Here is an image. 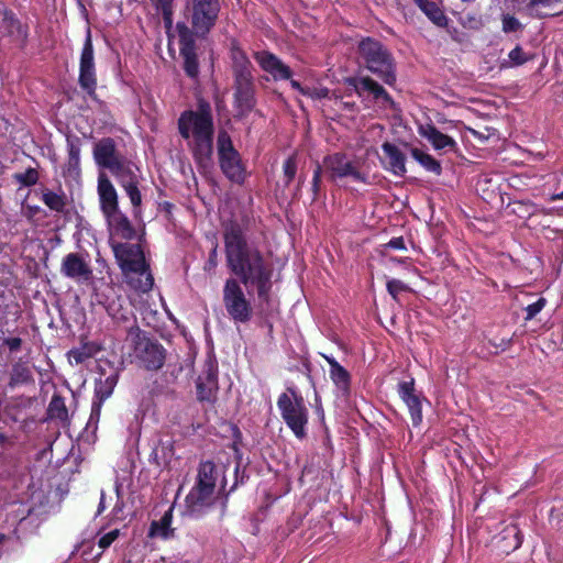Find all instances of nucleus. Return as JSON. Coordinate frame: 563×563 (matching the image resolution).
I'll use <instances>...</instances> for the list:
<instances>
[{
    "label": "nucleus",
    "mask_w": 563,
    "mask_h": 563,
    "mask_svg": "<svg viewBox=\"0 0 563 563\" xmlns=\"http://www.w3.org/2000/svg\"><path fill=\"white\" fill-rule=\"evenodd\" d=\"M224 251L227 266L235 277L224 282L223 306L234 323L245 324L253 318V306L241 285L249 294L256 292L260 300H267L273 286V267L257 247L246 242L238 224L225 229Z\"/></svg>",
    "instance_id": "nucleus-1"
},
{
    "label": "nucleus",
    "mask_w": 563,
    "mask_h": 563,
    "mask_svg": "<svg viewBox=\"0 0 563 563\" xmlns=\"http://www.w3.org/2000/svg\"><path fill=\"white\" fill-rule=\"evenodd\" d=\"M178 130L192 152L195 161L202 167L211 163L213 152V121L208 104L199 111L188 110L178 119Z\"/></svg>",
    "instance_id": "nucleus-2"
},
{
    "label": "nucleus",
    "mask_w": 563,
    "mask_h": 563,
    "mask_svg": "<svg viewBox=\"0 0 563 563\" xmlns=\"http://www.w3.org/2000/svg\"><path fill=\"white\" fill-rule=\"evenodd\" d=\"M115 260L124 275L126 284L139 292H147L153 288L154 278L139 244H112Z\"/></svg>",
    "instance_id": "nucleus-3"
},
{
    "label": "nucleus",
    "mask_w": 563,
    "mask_h": 563,
    "mask_svg": "<svg viewBox=\"0 0 563 563\" xmlns=\"http://www.w3.org/2000/svg\"><path fill=\"white\" fill-rule=\"evenodd\" d=\"M357 64L386 85L393 86L396 82L395 60L389 49L374 37H363L356 47Z\"/></svg>",
    "instance_id": "nucleus-4"
},
{
    "label": "nucleus",
    "mask_w": 563,
    "mask_h": 563,
    "mask_svg": "<svg viewBox=\"0 0 563 563\" xmlns=\"http://www.w3.org/2000/svg\"><path fill=\"white\" fill-rule=\"evenodd\" d=\"M218 479L213 462L200 463L195 486L186 497V507L190 515L202 514L214 503V488Z\"/></svg>",
    "instance_id": "nucleus-5"
},
{
    "label": "nucleus",
    "mask_w": 563,
    "mask_h": 563,
    "mask_svg": "<svg viewBox=\"0 0 563 563\" xmlns=\"http://www.w3.org/2000/svg\"><path fill=\"white\" fill-rule=\"evenodd\" d=\"M277 407L286 426L297 439L307 437L309 411L303 398L295 390L283 393L277 399Z\"/></svg>",
    "instance_id": "nucleus-6"
},
{
    "label": "nucleus",
    "mask_w": 563,
    "mask_h": 563,
    "mask_svg": "<svg viewBox=\"0 0 563 563\" xmlns=\"http://www.w3.org/2000/svg\"><path fill=\"white\" fill-rule=\"evenodd\" d=\"M323 169L332 180L350 178L353 181L371 185L367 172H364L361 159L351 158L343 153H334L323 158Z\"/></svg>",
    "instance_id": "nucleus-7"
},
{
    "label": "nucleus",
    "mask_w": 563,
    "mask_h": 563,
    "mask_svg": "<svg viewBox=\"0 0 563 563\" xmlns=\"http://www.w3.org/2000/svg\"><path fill=\"white\" fill-rule=\"evenodd\" d=\"M219 164L223 174L233 183L242 184L245 179V168L239 152L233 147L230 135L220 132L217 140Z\"/></svg>",
    "instance_id": "nucleus-8"
},
{
    "label": "nucleus",
    "mask_w": 563,
    "mask_h": 563,
    "mask_svg": "<svg viewBox=\"0 0 563 563\" xmlns=\"http://www.w3.org/2000/svg\"><path fill=\"white\" fill-rule=\"evenodd\" d=\"M221 9L220 0H190V23L197 36L207 35L216 25Z\"/></svg>",
    "instance_id": "nucleus-9"
},
{
    "label": "nucleus",
    "mask_w": 563,
    "mask_h": 563,
    "mask_svg": "<svg viewBox=\"0 0 563 563\" xmlns=\"http://www.w3.org/2000/svg\"><path fill=\"white\" fill-rule=\"evenodd\" d=\"M110 172L125 190L136 213L142 203V196L139 190V168L132 162L123 158Z\"/></svg>",
    "instance_id": "nucleus-10"
},
{
    "label": "nucleus",
    "mask_w": 563,
    "mask_h": 563,
    "mask_svg": "<svg viewBox=\"0 0 563 563\" xmlns=\"http://www.w3.org/2000/svg\"><path fill=\"white\" fill-rule=\"evenodd\" d=\"M345 84L361 98L367 92L375 101L379 102L382 107L390 109L395 107V102L386 89L368 76L349 77L345 79Z\"/></svg>",
    "instance_id": "nucleus-11"
},
{
    "label": "nucleus",
    "mask_w": 563,
    "mask_h": 563,
    "mask_svg": "<svg viewBox=\"0 0 563 563\" xmlns=\"http://www.w3.org/2000/svg\"><path fill=\"white\" fill-rule=\"evenodd\" d=\"M79 85L89 95L95 92L97 86L93 46L89 30L87 32V36L80 55Z\"/></svg>",
    "instance_id": "nucleus-12"
},
{
    "label": "nucleus",
    "mask_w": 563,
    "mask_h": 563,
    "mask_svg": "<svg viewBox=\"0 0 563 563\" xmlns=\"http://www.w3.org/2000/svg\"><path fill=\"white\" fill-rule=\"evenodd\" d=\"M60 273L77 283H88L92 278V269L89 262L78 253H69L64 256Z\"/></svg>",
    "instance_id": "nucleus-13"
},
{
    "label": "nucleus",
    "mask_w": 563,
    "mask_h": 563,
    "mask_svg": "<svg viewBox=\"0 0 563 563\" xmlns=\"http://www.w3.org/2000/svg\"><path fill=\"white\" fill-rule=\"evenodd\" d=\"M136 352L141 365L147 371H158L165 363L166 351L157 342L141 341L137 344Z\"/></svg>",
    "instance_id": "nucleus-14"
},
{
    "label": "nucleus",
    "mask_w": 563,
    "mask_h": 563,
    "mask_svg": "<svg viewBox=\"0 0 563 563\" xmlns=\"http://www.w3.org/2000/svg\"><path fill=\"white\" fill-rule=\"evenodd\" d=\"M4 37L14 43H24L27 29L0 2V40Z\"/></svg>",
    "instance_id": "nucleus-15"
},
{
    "label": "nucleus",
    "mask_w": 563,
    "mask_h": 563,
    "mask_svg": "<svg viewBox=\"0 0 563 563\" xmlns=\"http://www.w3.org/2000/svg\"><path fill=\"white\" fill-rule=\"evenodd\" d=\"M176 27L180 37V54L184 57V69L189 77L195 78L199 73V65L191 32L184 23H178Z\"/></svg>",
    "instance_id": "nucleus-16"
},
{
    "label": "nucleus",
    "mask_w": 563,
    "mask_h": 563,
    "mask_svg": "<svg viewBox=\"0 0 563 563\" xmlns=\"http://www.w3.org/2000/svg\"><path fill=\"white\" fill-rule=\"evenodd\" d=\"M397 390L409 410L413 427L420 426L422 422V405L421 398L415 393V379L400 382Z\"/></svg>",
    "instance_id": "nucleus-17"
},
{
    "label": "nucleus",
    "mask_w": 563,
    "mask_h": 563,
    "mask_svg": "<svg viewBox=\"0 0 563 563\" xmlns=\"http://www.w3.org/2000/svg\"><path fill=\"white\" fill-rule=\"evenodd\" d=\"M123 158L118 153L115 142L111 137L101 139L93 146V159L101 168L111 170Z\"/></svg>",
    "instance_id": "nucleus-18"
},
{
    "label": "nucleus",
    "mask_w": 563,
    "mask_h": 563,
    "mask_svg": "<svg viewBox=\"0 0 563 563\" xmlns=\"http://www.w3.org/2000/svg\"><path fill=\"white\" fill-rule=\"evenodd\" d=\"M254 58L260 67L268 73L274 80H287L291 78V69L273 53L267 51L256 52Z\"/></svg>",
    "instance_id": "nucleus-19"
},
{
    "label": "nucleus",
    "mask_w": 563,
    "mask_h": 563,
    "mask_svg": "<svg viewBox=\"0 0 563 563\" xmlns=\"http://www.w3.org/2000/svg\"><path fill=\"white\" fill-rule=\"evenodd\" d=\"M197 398L199 401L212 402L218 389V375L217 367L209 363L206 371L198 377L197 383Z\"/></svg>",
    "instance_id": "nucleus-20"
},
{
    "label": "nucleus",
    "mask_w": 563,
    "mask_h": 563,
    "mask_svg": "<svg viewBox=\"0 0 563 563\" xmlns=\"http://www.w3.org/2000/svg\"><path fill=\"white\" fill-rule=\"evenodd\" d=\"M418 133L420 136L428 140L435 151L448 150L454 152L457 148V143L453 137L442 133L431 123L420 124L418 126Z\"/></svg>",
    "instance_id": "nucleus-21"
},
{
    "label": "nucleus",
    "mask_w": 563,
    "mask_h": 563,
    "mask_svg": "<svg viewBox=\"0 0 563 563\" xmlns=\"http://www.w3.org/2000/svg\"><path fill=\"white\" fill-rule=\"evenodd\" d=\"M97 191L102 213L119 208L118 192L104 173H100L98 176Z\"/></svg>",
    "instance_id": "nucleus-22"
},
{
    "label": "nucleus",
    "mask_w": 563,
    "mask_h": 563,
    "mask_svg": "<svg viewBox=\"0 0 563 563\" xmlns=\"http://www.w3.org/2000/svg\"><path fill=\"white\" fill-rule=\"evenodd\" d=\"M234 101L241 114L253 109L255 106L253 79L234 81Z\"/></svg>",
    "instance_id": "nucleus-23"
},
{
    "label": "nucleus",
    "mask_w": 563,
    "mask_h": 563,
    "mask_svg": "<svg viewBox=\"0 0 563 563\" xmlns=\"http://www.w3.org/2000/svg\"><path fill=\"white\" fill-rule=\"evenodd\" d=\"M110 232L118 235L121 239H132L134 235V229L129 221L128 217L119 209L103 213Z\"/></svg>",
    "instance_id": "nucleus-24"
},
{
    "label": "nucleus",
    "mask_w": 563,
    "mask_h": 563,
    "mask_svg": "<svg viewBox=\"0 0 563 563\" xmlns=\"http://www.w3.org/2000/svg\"><path fill=\"white\" fill-rule=\"evenodd\" d=\"M231 58L234 81L253 79L252 63L241 48L233 47L231 49Z\"/></svg>",
    "instance_id": "nucleus-25"
},
{
    "label": "nucleus",
    "mask_w": 563,
    "mask_h": 563,
    "mask_svg": "<svg viewBox=\"0 0 563 563\" xmlns=\"http://www.w3.org/2000/svg\"><path fill=\"white\" fill-rule=\"evenodd\" d=\"M322 356L330 366L329 373L333 384L343 394H347L351 384L350 373L333 356L325 354H322Z\"/></svg>",
    "instance_id": "nucleus-26"
},
{
    "label": "nucleus",
    "mask_w": 563,
    "mask_h": 563,
    "mask_svg": "<svg viewBox=\"0 0 563 563\" xmlns=\"http://www.w3.org/2000/svg\"><path fill=\"white\" fill-rule=\"evenodd\" d=\"M383 152L388 159V170H390L395 176L402 177L405 176L406 169V157L402 152L391 143H384L382 145Z\"/></svg>",
    "instance_id": "nucleus-27"
},
{
    "label": "nucleus",
    "mask_w": 563,
    "mask_h": 563,
    "mask_svg": "<svg viewBox=\"0 0 563 563\" xmlns=\"http://www.w3.org/2000/svg\"><path fill=\"white\" fill-rule=\"evenodd\" d=\"M68 161L66 170L71 176H78L80 173V152L81 141L77 136H67Z\"/></svg>",
    "instance_id": "nucleus-28"
},
{
    "label": "nucleus",
    "mask_w": 563,
    "mask_h": 563,
    "mask_svg": "<svg viewBox=\"0 0 563 563\" xmlns=\"http://www.w3.org/2000/svg\"><path fill=\"white\" fill-rule=\"evenodd\" d=\"M172 520L173 508H169L159 520L151 523L148 536L151 538L168 539L173 536V529L170 528Z\"/></svg>",
    "instance_id": "nucleus-29"
},
{
    "label": "nucleus",
    "mask_w": 563,
    "mask_h": 563,
    "mask_svg": "<svg viewBox=\"0 0 563 563\" xmlns=\"http://www.w3.org/2000/svg\"><path fill=\"white\" fill-rule=\"evenodd\" d=\"M416 4L437 26L445 27L448 25L449 20L446 15L435 2L430 0H421V2Z\"/></svg>",
    "instance_id": "nucleus-30"
},
{
    "label": "nucleus",
    "mask_w": 563,
    "mask_h": 563,
    "mask_svg": "<svg viewBox=\"0 0 563 563\" xmlns=\"http://www.w3.org/2000/svg\"><path fill=\"white\" fill-rule=\"evenodd\" d=\"M119 380V374L117 372L108 375L106 378H100L95 385L93 399L106 401L113 393Z\"/></svg>",
    "instance_id": "nucleus-31"
},
{
    "label": "nucleus",
    "mask_w": 563,
    "mask_h": 563,
    "mask_svg": "<svg viewBox=\"0 0 563 563\" xmlns=\"http://www.w3.org/2000/svg\"><path fill=\"white\" fill-rule=\"evenodd\" d=\"M32 382V372L25 363L16 362L12 365L8 386L13 389Z\"/></svg>",
    "instance_id": "nucleus-32"
},
{
    "label": "nucleus",
    "mask_w": 563,
    "mask_h": 563,
    "mask_svg": "<svg viewBox=\"0 0 563 563\" xmlns=\"http://www.w3.org/2000/svg\"><path fill=\"white\" fill-rule=\"evenodd\" d=\"M41 200L47 208L55 212H64L67 205L66 195L63 190L53 191L45 189L42 191Z\"/></svg>",
    "instance_id": "nucleus-33"
},
{
    "label": "nucleus",
    "mask_w": 563,
    "mask_h": 563,
    "mask_svg": "<svg viewBox=\"0 0 563 563\" xmlns=\"http://www.w3.org/2000/svg\"><path fill=\"white\" fill-rule=\"evenodd\" d=\"M561 2L563 0H530L527 4V10L531 16L542 19L551 15L549 10Z\"/></svg>",
    "instance_id": "nucleus-34"
},
{
    "label": "nucleus",
    "mask_w": 563,
    "mask_h": 563,
    "mask_svg": "<svg viewBox=\"0 0 563 563\" xmlns=\"http://www.w3.org/2000/svg\"><path fill=\"white\" fill-rule=\"evenodd\" d=\"M411 156L428 172L440 175L442 172L441 164L433 156L419 148L411 150Z\"/></svg>",
    "instance_id": "nucleus-35"
},
{
    "label": "nucleus",
    "mask_w": 563,
    "mask_h": 563,
    "mask_svg": "<svg viewBox=\"0 0 563 563\" xmlns=\"http://www.w3.org/2000/svg\"><path fill=\"white\" fill-rule=\"evenodd\" d=\"M157 12L162 13L167 31L173 27L174 0H150Z\"/></svg>",
    "instance_id": "nucleus-36"
},
{
    "label": "nucleus",
    "mask_w": 563,
    "mask_h": 563,
    "mask_svg": "<svg viewBox=\"0 0 563 563\" xmlns=\"http://www.w3.org/2000/svg\"><path fill=\"white\" fill-rule=\"evenodd\" d=\"M48 412L53 418L65 419L67 417V409L62 397L54 396L52 398Z\"/></svg>",
    "instance_id": "nucleus-37"
},
{
    "label": "nucleus",
    "mask_w": 563,
    "mask_h": 563,
    "mask_svg": "<svg viewBox=\"0 0 563 563\" xmlns=\"http://www.w3.org/2000/svg\"><path fill=\"white\" fill-rule=\"evenodd\" d=\"M283 172L285 177V185L288 186L295 178L297 173V161L296 156H289L283 165Z\"/></svg>",
    "instance_id": "nucleus-38"
},
{
    "label": "nucleus",
    "mask_w": 563,
    "mask_h": 563,
    "mask_svg": "<svg viewBox=\"0 0 563 563\" xmlns=\"http://www.w3.org/2000/svg\"><path fill=\"white\" fill-rule=\"evenodd\" d=\"M103 401L93 399L91 405V411L90 416L87 422V429L96 430L98 427V422L100 420L101 415V408H102Z\"/></svg>",
    "instance_id": "nucleus-39"
},
{
    "label": "nucleus",
    "mask_w": 563,
    "mask_h": 563,
    "mask_svg": "<svg viewBox=\"0 0 563 563\" xmlns=\"http://www.w3.org/2000/svg\"><path fill=\"white\" fill-rule=\"evenodd\" d=\"M15 179L19 184L30 187L37 183L38 174L34 168H27L24 173L16 174Z\"/></svg>",
    "instance_id": "nucleus-40"
},
{
    "label": "nucleus",
    "mask_w": 563,
    "mask_h": 563,
    "mask_svg": "<svg viewBox=\"0 0 563 563\" xmlns=\"http://www.w3.org/2000/svg\"><path fill=\"white\" fill-rule=\"evenodd\" d=\"M522 27L520 21L510 14H505L503 16V31L505 33L516 32Z\"/></svg>",
    "instance_id": "nucleus-41"
},
{
    "label": "nucleus",
    "mask_w": 563,
    "mask_h": 563,
    "mask_svg": "<svg viewBox=\"0 0 563 563\" xmlns=\"http://www.w3.org/2000/svg\"><path fill=\"white\" fill-rule=\"evenodd\" d=\"M387 290L394 299H397L400 292L408 290V286L399 279H389Z\"/></svg>",
    "instance_id": "nucleus-42"
},
{
    "label": "nucleus",
    "mask_w": 563,
    "mask_h": 563,
    "mask_svg": "<svg viewBox=\"0 0 563 563\" xmlns=\"http://www.w3.org/2000/svg\"><path fill=\"white\" fill-rule=\"evenodd\" d=\"M545 299L544 298H539L536 302L533 303H530L526 307V312H527V316H526V320H531L533 319L545 306Z\"/></svg>",
    "instance_id": "nucleus-43"
},
{
    "label": "nucleus",
    "mask_w": 563,
    "mask_h": 563,
    "mask_svg": "<svg viewBox=\"0 0 563 563\" xmlns=\"http://www.w3.org/2000/svg\"><path fill=\"white\" fill-rule=\"evenodd\" d=\"M89 357L90 354L87 353L84 347L74 349L68 352V358L70 363L80 364L84 363Z\"/></svg>",
    "instance_id": "nucleus-44"
},
{
    "label": "nucleus",
    "mask_w": 563,
    "mask_h": 563,
    "mask_svg": "<svg viewBox=\"0 0 563 563\" xmlns=\"http://www.w3.org/2000/svg\"><path fill=\"white\" fill-rule=\"evenodd\" d=\"M119 534H120L119 529H113V530L109 531L108 533L103 534L98 541L99 547L101 549L109 548L118 539Z\"/></svg>",
    "instance_id": "nucleus-45"
},
{
    "label": "nucleus",
    "mask_w": 563,
    "mask_h": 563,
    "mask_svg": "<svg viewBox=\"0 0 563 563\" xmlns=\"http://www.w3.org/2000/svg\"><path fill=\"white\" fill-rule=\"evenodd\" d=\"M508 57L516 65H521L528 59L520 46H516L514 49H511L508 54Z\"/></svg>",
    "instance_id": "nucleus-46"
},
{
    "label": "nucleus",
    "mask_w": 563,
    "mask_h": 563,
    "mask_svg": "<svg viewBox=\"0 0 563 563\" xmlns=\"http://www.w3.org/2000/svg\"><path fill=\"white\" fill-rule=\"evenodd\" d=\"M322 168H323V165L322 166L318 165L317 168L313 170V177H312L313 199L317 198L319 189H320Z\"/></svg>",
    "instance_id": "nucleus-47"
},
{
    "label": "nucleus",
    "mask_w": 563,
    "mask_h": 563,
    "mask_svg": "<svg viewBox=\"0 0 563 563\" xmlns=\"http://www.w3.org/2000/svg\"><path fill=\"white\" fill-rule=\"evenodd\" d=\"M4 345L8 346L10 352H16L22 345V340L20 338H8L4 340Z\"/></svg>",
    "instance_id": "nucleus-48"
},
{
    "label": "nucleus",
    "mask_w": 563,
    "mask_h": 563,
    "mask_svg": "<svg viewBox=\"0 0 563 563\" xmlns=\"http://www.w3.org/2000/svg\"><path fill=\"white\" fill-rule=\"evenodd\" d=\"M386 247L394 250H406L405 240L401 236L393 238L387 244Z\"/></svg>",
    "instance_id": "nucleus-49"
},
{
    "label": "nucleus",
    "mask_w": 563,
    "mask_h": 563,
    "mask_svg": "<svg viewBox=\"0 0 563 563\" xmlns=\"http://www.w3.org/2000/svg\"><path fill=\"white\" fill-rule=\"evenodd\" d=\"M218 264V250L217 246H214L211 252L209 253V258L206 264V269H213Z\"/></svg>",
    "instance_id": "nucleus-50"
},
{
    "label": "nucleus",
    "mask_w": 563,
    "mask_h": 563,
    "mask_svg": "<svg viewBox=\"0 0 563 563\" xmlns=\"http://www.w3.org/2000/svg\"><path fill=\"white\" fill-rule=\"evenodd\" d=\"M290 86L302 95L308 93L307 90L297 80H290Z\"/></svg>",
    "instance_id": "nucleus-51"
},
{
    "label": "nucleus",
    "mask_w": 563,
    "mask_h": 563,
    "mask_svg": "<svg viewBox=\"0 0 563 563\" xmlns=\"http://www.w3.org/2000/svg\"><path fill=\"white\" fill-rule=\"evenodd\" d=\"M551 201H555V200H563V191L560 192V194H555V195H552L551 198H550Z\"/></svg>",
    "instance_id": "nucleus-52"
},
{
    "label": "nucleus",
    "mask_w": 563,
    "mask_h": 563,
    "mask_svg": "<svg viewBox=\"0 0 563 563\" xmlns=\"http://www.w3.org/2000/svg\"><path fill=\"white\" fill-rule=\"evenodd\" d=\"M104 509V494H101L100 503H99V509L98 512H101Z\"/></svg>",
    "instance_id": "nucleus-53"
},
{
    "label": "nucleus",
    "mask_w": 563,
    "mask_h": 563,
    "mask_svg": "<svg viewBox=\"0 0 563 563\" xmlns=\"http://www.w3.org/2000/svg\"><path fill=\"white\" fill-rule=\"evenodd\" d=\"M7 442V435L3 433H0V444L3 445Z\"/></svg>",
    "instance_id": "nucleus-54"
},
{
    "label": "nucleus",
    "mask_w": 563,
    "mask_h": 563,
    "mask_svg": "<svg viewBox=\"0 0 563 563\" xmlns=\"http://www.w3.org/2000/svg\"><path fill=\"white\" fill-rule=\"evenodd\" d=\"M20 400H21V402H22V405H23V406H29V405H30V402H31V401H30V398H21Z\"/></svg>",
    "instance_id": "nucleus-55"
},
{
    "label": "nucleus",
    "mask_w": 563,
    "mask_h": 563,
    "mask_svg": "<svg viewBox=\"0 0 563 563\" xmlns=\"http://www.w3.org/2000/svg\"><path fill=\"white\" fill-rule=\"evenodd\" d=\"M345 108L353 109L355 107V103H343Z\"/></svg>",
    "instance_id": "nucleus-56"
},
{
    "label": "nucleus",
    "mask_w": 563,
    "mask_h": 563,
    "mask_svg": "<svg viewBox=\"0 0 563 563\" xmlns=\"http://www.w3.org/2000/svg\"><path fill=\"white\" fill-rule=\"evenodd\" d=\"M4 540H5V536L0 533V545L3 543Z\"/></svg>",
    "instance_id": "nucleus-57"
},
{
    "label": "nucleus",
    "mask_w": 563,
    "mask_h": 563,
    "mask_svg": "<svg viewBox=\"0 0 563 563\" xmlns=\"http://www.w3.org/2000/svg\"><path fill=\"white\" fill-rule=\"evenodd\" d=\"M117 494L119 495V485L115 486Z\"/></svg>",
    "instance_id": "nucleus-58"
},
{
    "label": "nucleus",
    "mask_w": 563,
    "mask_h": 563,
    "mask_svg": "<svg viewBox=\"0 0 563 563\" xmlns=\"http://www.w3.org/2000/svg\"><path fill=\"white\" fill-rule=\"evenodd\" d=\"M413 1H415V3L421 2V0H413Z\"/></svg>",
    "instance_id": "nucleus-59"
}]
</instances>
